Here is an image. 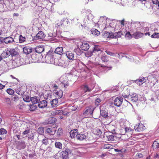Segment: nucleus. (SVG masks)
<instances>
[{
    "label": "nucleus",
    "instance_id": "nucleus-2",
    "mask_svg": "<svg viewBox=\"0 0 159 159\" xmlns=\"http://www.w3.org/2000/svg\"><path fill=\"white\" fill-rule=\"evenodd\" d=\"M102 52L103 51L101 50L100 46L95 45L92 51H91L88 52V55L89 57L95 55L99 56L100 54H101Z\"/></svg>",
    "mask_w": 159,
    "mask_h": 159
},
{
    "label": "nucleus",
    "instance_id": "nucleus-55",
    "mask_svg": "<svg viewBox=\"0 0 159 159\" xmlns=\"http://www.w3.org/2000/svg\"><path fill=\"white\" fill-rule=\"evenodd\" d=\"M77 109V107L76 106H73L70 108V109L72 111H75Z\"/></svg>",
    "mask_w": 159,
    "mask_h": 159
},
{
    "label": "nucleus",
    "instance_id": "nucleus-59",
    "mask_svg": "<svg viewBox=\"0 0 159 159\" xmlns=\"http://www.w3.org/2000/svg\"><path fill=\"white\" fill-rule=\"evenodd\" d=\"M101 66L102 67H106L108 68V70H111L112 68V67L111 66H110L108 67V66H104L102 65V66Z\"/></svg>",
    "mask_w": 159,
    "mask_h": 159
},
{
    "label": "nucleus",
    "instance_id": "nucleus-17",
    "mask_svg": "<svg viewBox=\"0 0 159 159\" xmlns=\"http://www.w3.org/2000/svg\"><path fill=\"white\" fill-rule=\"evenodd\" d=\"M70 135L71 138H76L78 134V130L77 129H75L71 130L70 132Z\"/></svg>",
    "mask_w": 159,
    "mask_h": 159
},
{
    "label": "nucleus",
    "instance_id": "nucleus-58",
    "mask_svg": "<svg viewBox=\"0 0 159 159\" xmlns=\"http://www.w3.org/2000/svg\"><path fill=\"white\" fill-rule=\"evenodd\" d=\"M105 52H106L107 53L108 55H110V56H112V55H113L114 54L112 52H110V51H106Z\"/></svg>",
    "mask_w": 159,
    "mask_h": 159
},
{
    "label": "nucleus",
    "instance_id": "nucleus-46",
    "mask_svg": "<svg viewBox=\"0 0 159 159\" xmlns=\"http://www.w3.org/2000/svg\"><path fill=\"white\" fill-rule=\"evenodd\" d=\"M12 99L14 101L16 102L19 100V98L16 95H14L12 96Z\"/></svg>",
    "mask_w": 159,
    "mask_h": 159
},
{
    "label": "nucleus",
    "instance_id": "nucleus-6",
    "mask_svg": "<svg viewBox=\"0 0 159 159\" xmlns=\"http://www.w3.org/2000/svg\"><path fill=\"white\" fill-rule=\"evenodd\" d=\"M66 54L67 58L70 60L73 61L76 60V56H75L74 53L71 51H67L66 52Z\"/></svg>",
    "mask_w": 159,
    "mask_h": 159
},
{
    "label": "nucleus",
    "instance_id": "nucleus-11",
    "mask_svg": "<svg viewBox=\"0 0 159 159\" xmlns=\"http://www.w3.org/2000/svg\"><path fill=\"white\" fill-rule=\"evenodd\" d=\"M123 101V99L121 97H117L114 100V104L117 107H120L122 104Z\"/></svg>",
    "mask_w": 159,
    "mask_h": 159
},
{
    "label": "nucleus",
    "instance_id": "nucleus-52",
    "mask_svg": "<svg viewBox=\"0 0 159 159\" xmlns=\"http://www.w3.org/2000/svg\"><path fill=\"white\" fill-rule=\"evenodd\" d=\"M102 116L104 117H107V113L106 112L105 113L104 111H102L101 112Z\"/></svg>",
    "mask_w": 159,
    "mask_h": 159
},
{
    "label": "nucleus",
    "instance_id": "nucleus-36",
    "mask_svg": "<svg viewBox=\"0 0 159 159\" xmlns=\"http://www.w3.org/2000/svg\"><path fill=\"white\" fill-rule=\"evenodd\" d=\"M55 145V147L59 149H61L62 148V144L60 142H56Z\"/></svg>",
    "mask_w": 159,
    "mask_h": 159
},
{
    "label": "nucleus",
    "instance_id": "nucleus-19",
    "mask_svg": "<svg viewBox=\"0 0 159 159\" xmlns=\"http://www.w3.org/2000/svg\"><path fill=\"white\" fill-rule=\"evenodd\" d=\"M32 48L29 46H25L23 48V51L25 54H28L32 52Z\"/></svg>",
    "mask_w": 159,
    "mask_h": 159
},
{
    "label": "nucleus",
    "instance_id": "nucleus-15",
    "mask_svg": "<svg viewBox=\"0 0 159 159\" xmlns=\"http://www.w3.org/2000/svg\"><path fill=\"white\" fill-rule=\"evenodd\" d=\"M56 54L61 56L64 53L63 48L62 47H58L55 49L54 52Z\"/></svg>",
    "mask_w": 159,
    "mask_h": 159
},
{
    "label": "nucleus",
    "instance_id": "nucleus-35",
    "mask_svg": "<svg viewBox=\"0 0 159 159\" xmlns=\"http://www.w3.org/2000/svg\"><path fill=\"white\" fill-rule=\"evenodd\" d=\"M113 146L109 144H105L103 146L104 149H113Z\"/></svg>",
    "mask_w": 159,
    "mask_h": 159
},
{
    "label": "nucleus",
    "instance_id": "nucleus-32",
    "mask_svg": "<svg viewBox=\"0 0 159 159\" xmlns=\"http://www.w3.org/2000/svg\"><path fill=\"white\" fill-rule=\"evenodd\" d=\"M62 112V110H59L54 111L52 112V114L53 115H61Z\"/></svg>",
    "mask_w": 159,
    "mask_h": 159
},
{
    "label": "nucleus",
    "instance_id": "nucleus-8",
    "mask_svg": "<svg viewBox=\"0 0 159 159\" xmlns=\"http://www.w3.org/2000/svg\"><path fill=\"white\" fill-rule=\"evenodd\" d=\"M128 100L132 103L138 101V97L137 94L135 93H132L128 97Z\"/></svg>",
    "mask_w": 159,
    "mask_h": 159
},
{
    "label": "nucleus",
    "instance_id": "nucleus-62",
    "mask_svg": "<svg viewBox=\"0 0 159 159\" xmlns=\"http://www.w3.org/2000/svg\"><path fill=\"white\" fill-rule=\"evenodd\" d=\"M52 86L53 87V88L55 89H57L58 88V86L56 84H53V85H52Z\"/></svg>",
    "mask_w": 159,
    "mask_h": 159
},
{
    "label": "nucleus",
    "instance_id": "nucleus-29",
    "mask_svg": "<svg viewBox=\"0 0 159 159\" xmlns=\"http://www.w3.org/2000/svg\"><path fill=\"white\" fill-rule=\"evenodd\" d=\"M31 101L32 103L34 104L38 103L40 100L39 97H34L30 98Z\"/></svg>",
    "mask_w": 159,
    "mask_h": 159
},
{
    "label": "nucleus",
    "instance_id": "nucleus-3",
    "mask_svg": "<svg viewBox=\"0 0 159 159\" xmlns=\"http://www.w3.org/2000/svg\"><path fill=\"white\" fill-rule=\"evenodd\" d=\"M93 108L90 107L86 108L84 110L83 114L86 117H91L93 116Z\"/></svg>",
    "mask_w": 159,
    "mask_h": 159
},
{
    "label": "nucleus",
    "instance_id": "nucleus-9",
    "mask_svg": "<svg viewBox=\"0 0 159 159\" xmlns=\"http://www.w3.org/2000/svg\"><path fill=\"white\" fill-rule=\"evenodd\" d=\"M126 135L127 137L125 138L126 140L128 139L130 137H131V135L133 132V130L130 127H126L125 128Z\"/></svg>",
    "mask_w": 159,
    "mask_h": 159
},
{
    "label": "nucleus",
    "instance_id": "nucleus-43",
    "mask_svg": "<svg viewBox=\"0 0 159 159\" xmlns=\"http://www.w3.org/2000/svg\"><path fill=\"white\" fill-rule=\"evenodd\" d=\"M7 93L10 95H12L14 93V91L12 89L9 88L7 90Z\"/></svg>",
    "mask_w": 159,
    "mask_h": 159
},
{
    "label": "nucleus",
    "instance_id": "nucleus-1",
    "mask_svg": "<svg viewBox=\"0 0 159 159\" xmlns=\"http://www.w3.org/2000/svg\"><path fill=\"white\" fill-rule=\"evenodd\" d=\"M55 57V53L52 51H49L47 53L45 57L46 62L48 63L53 64Z\"/></svg>",
    "mask_w": 159,
    "mask_h": 159
},
{
    "label": "nucleus",
    "instance_id": "nucleus-5",
    "mask_svg": "<svg viewBox=\"0 0 159 159\" xmlns=\"http://www.w3.org/2000/svg\"><path fill=\"white\" fill-rule=\"evenodd\" d=\"M94 87L91 86L87 84H84L80 87L81 89L84 92V93L91 92L93 89Z\"/></svg>",
    "mask_w": 159,
    "mask_h": 159
},
{
    "label": "nucleus",
    "instance_id": "nucleus-56",
    "mask_svg": "<svg viewBox=\"0 0 159 159\" xmlns=\"http://www.w3.org/2000/svg\"><path fill=\"white\" fill-rule=\"evenodd\" d=\"M110 34L109 38H113L114 37V35L112 33H110Z\"/></svg>",
    "mask_w": 159,
    "mask_h": 159
},
{
    "label": "nucleus",
    "instance_id": "nucleus-30",
    "mask_svg": "<svg viewBox=\"0 0 159 159\" xmlns=\"http://www.w3.org/2000/svg\"><path fill=\"white\" fill-rule=\"evenodd\" d=\"M129 95L130 92L128 90H125L122 95V96L124 98H127L128 99V97L129 96Z\"/></svg>",
    "mask_w": 159,
    "mask_h": 159
},
{
    "label": "nucleus",
    "instance_id": "nucleus-13",
    "mask_svg": "<svg viewBox=\"0 0 159 159\" xmlns=\"http://www.w3.org/2000/svg\"><path fill=\"white\" fill-rule=\"evenodd\" d=\"M9 48H7L5 50L3 51L1 54L2 58H6L9 57L10 54V52L9 51Z\"/></svg>",
    "mask_w": 159,
    "mask_h": 159
},
{
    "label": "nucleus",
    "instance_id": "nucleus-37",
    "mask_svg": "<svg viewBox=\"0 0 159 159\" xmlns=\"http://www.w3.org/2000/svg\"><path fill=\"white\" fill-rule=\"evenodd\" d=\"M108 57L106 55H102L101 57V59L102 61L105 62H107L108 61Z\"/></svg>",
    "mask_w": 159,
    "mask_h": 159
},
{
    "label": "nucleus",
    "instance_id": "nucleus-12",
    "mask_svg": "<svg viewBox=\"0 0 159 159\" xmlns=\"http://www.w3.org/2000/svg\"><path fill=\"white\" fill-rule=\"evenodd\" d=\"M145 126L142 123H139L134 127V129L137 131H142L144 129Z\"/></svg>",
    "mask_w": 159,
    "mask_h": 159
},
{
    "label": "nucleus",
    "instance_id": "nucleus-38",
    "mask_svg": "<svg viewBox=\"0 0 159 159\" xmlns=\"http://www.w3.org/2000/svg\"><path fill=\"white\" fill-rule=\"evenodd\" d=\"M23 100L26 102H28L31 100L29 96H27L25 95H24L23 96Z\"/></svg>",
    "mask_w": 159,
    "mask_h": 159
},
{
    "label": "nucleus",
    "instance_id": "nucleus-57",
    "mask_svg": "<svg viewBox=\"0 0 159 159\" xmlns=\"http://www.w3.org/2000/svg\"><path fill=\"white\" fill-rule=\"evenodd\" d=\"M158 0H152V2L153 4H158Z\"/></svg>",
    "mask_w": 159,
    "mask_h": 159
},
{
    "label": "nucleus",
    "instance_id": "nucleus-14",
    "mask_svg": "<svg viewBox=\"0 0 159 159\" xmlns=\"http://www.w3.org/2000/svg\"><path fill=\"white\" fill-rule=\"evenodd\" d=\"M17 48H9V51L10 52V54L12 57H15L19 54L18 50Z\"/></svg>",
    "mask_w": 159,
    "mask_h": 159
},
{
    "label": "nucleus",
    "instance_id": "nucleus-24",
    "mask_svg": "<svg viewBox=\"0 0 159 159\" xmlns=\"http://www.w3.org/2000/svg\"><path fill=\"white\" fill-rule=\"evenodd\" d=\"M4 42L7 44L11 43L14 41V39L11 37H8L4 39Z\"/></svg>",
    "mask_w": 159,
    "mask_h": 159
},
{
    "label": "nucleus",
    "instance_id": "nucleus-61",
    "mask_svg": "<svg viewBox=\"0 0 159 159\" xmlns=\"http://www.w3.org/2000/svg\"><path fill=\"white\" fill-rule=\"evenodd\" d=\"M126 35L127 36H128L129 38H131V35L129 32L127 33L126 34Z\"/></svg>",
    "mask_w": 159,
    "mask_h": 159
},
{
    "label": "nucleus",
    "instance_id": "nucleus-39",
    "mask_svg": "<svg viewBox=\"0 0 159 159\" xmlns=\"http://www.w3.org/2000/svg\"><path fill=\"white\" fill-rule=\"evenodd\" d=\"M152 147L154 148H159V143L156 141H155L152 144Z\"/></svg>",
    "mask_w": 159,
    "mask_h": 159
},
{
    "label": "nucleus",
    "instance_id": "nucleus-28",
    "mask_svg": "<svg viewBox=\"0 0 159 159\" xmlns=\"http://www.w3.org/2000/svg\"><path fill=\"white\" fill-rule=\"evenodd\" d=\"M51 104L52 107H56L58 104V100L57 98L53 99L51 101Z\"/></svg>",
    "mask_w": 159,
    "mask_h": 159
},
{
    "label": "nucleus",
    "instance_id": "nucleus-34",
    "mask_svg": "<svg viewBox=\"0 0 159 159\" xmlns=\"http://www.w3.org/2000/svg\"><path fill=\"white\" fill-rule=\"evenodd\" d=\"M56 96L58 98H61L63 96V92L61 90H59L56 92Z\"/></svg>",
    "mask_w": 159,
    "mask_h": 159
},
{
    "label": "nucleus",
    "instance_id": "nucleus-20",
    "mask_svg": "<svg viewBox=\"0 0 159 159\" xmlns=\"http://www.w3.org/2000/svg\"><path fill=\"white\" fill-rule=\"evenodd\" d=\"M144 34L140 32H135L133 34V37L136 39H138L141 38L144 35Z\"/></svg>",
    "mask_w": 159,
    "mask_h": 159
},
{
    "label": "nucleus",
    "instance_id": "nucleus-48",
    "mask_svg": "<svg viewBox=\"0 0 159 159\" xmlns=\"http://www.w3.org/2000/svg\"><path fill=\"white\" fill-rule=\"evenodd\" d=\"M101 101V100L99 98H97L95 101V103L96 105L97 106H98L100 105Z\"/></svg>",
    "mask_w": 159,
    "mask_h": 159
},
{
    "label": "nucleus",
    "instance_id": "nucleus-22",
    "mask_svg": "<svg viewBox=\"0 0 159 159\" xmlns=\"http://www.w3.org/2000/svg\"><path fill=\"white\" fill-rule=\"evenodd\" d=\"M56 131V130L54 128H48L46 130V132L50 135H54Z\"/></svg>",
    "mask_w": 159,
    "mask_h": 159
},
{
    "label": "nucleus",
    "instance_id": "nucleus-7",
    "mask_svg": "<svg viewBox=\"0 0 159 159\" xmlns=\"http://www.w3.org/2000/svg\"><path fill=\"white\" fill-rule=\"evenodd\" d=\"M16 93L20 95H22L25 91V87L19 85L15 89Z\"/></svg>",
    "mask_w": 159,
    "mask_h": 159
},
{
    "label": "nucleus",
    "instance_id": "nucleus-27",
    "mask_svg": "<svg viewBox=\"0 0 159 159\" xmlns=\"http://www.w3.org/2000/svg\"><path fill=\"white\" fill-rule=\"evenodd\" d=\"M36 37L39 39H43L45 37V35L43 32L40 31L37 34Z\"/></svg>",
    "mask_w": 159,
    "mask_h": 159
},
{
    "label": "nucleus",
    "instance_id": "nucleus-50",
    "mask_svg": "<svg viewBox=\"0 0 159 159\" xmlns=\"http://www.w3.org/2000/svg\"><path fill=\"white\" fill-rule=\"evenodd\" d=\"M63 133V130L61 128H59L58 130L57 134L59 136H60Z\"/></svg>",
    "mask_w": 159,
    "mask_h": 159
},
{
    "label": "nucleus",
    "instance_id": "nucleus-40",
    "mask_svg": "<svg viewBox=\"0 0 159 159\" xmlns=\"http://www.w3.org/2000/svg\"><path fill=\"white\" fill-rule=\"evenodd\" d=\"M25 130L23 131L22 134L23 135H26L30 133V129L29 127H26L25 128Z\"/></svg>",
    "mask_w": 159,
    "mask_h": 159
},
{
    "label": "nucleus",
    "instance_id": "nucleus-18",
    "mask_svg": "<svg viewBox=\"0 0 159 159\" xmlns=\"http://www.w3.org/2000/svg\"><path fill=\"white\" fill-rule=\"evenodd\" d=\"M89 48V44L86 42L83 43L81 45L80 48L83 50L85 51H87Z\"/></svg>",
    "mask_w": 159,
    "mask_h": 159
},
{
    "label": "nucleus",
    "instance_id": "nucleus-45",
    "mask_svg": "<svg viewBox=\"0 0 159 159\" xmlns=\"http://www.w3.org/2000/svg\"><path fill=\"white\" fill-rule=\"evenodd\" d=\"M120 134L121 135H124L125 137H126V135L125 128L121 129L120 130Z\"/></svg>",
    "mask_w": 159,
    "mask_h": 159
},
{
    "label": "nucleus",
    "instance_id": "nucleus-42",
    "mask_svg": "<svg viewBox=\"0 0 159 159\" xmlns=\"http://www.w3.org/2000/svg\"><path fill=\"white\" fill-rule=\"evenodd\" d=\"M26 38L25 37H23L21 35L19 36V42L20 43H23L25 40Z\"/></svg>",
    "mask_w": 159,
    "mask_h": 159
},
{
    "label": "nucleus",
    "instance_id": "nucleus-64",
    "mask_svg": "<svg viewBox=\"0 0 159 159\" xmlns=\"http://www.w3.org/2000/svg\"><path fill=\"white\" fill-rule=\"evenodd\" d=\"M107 155L106 153H102L101 155V157L103 158Z\"/></svg>",
    "mask_w": 159,
    "mask_h": 159
},
{
    "label": "nucleus",
    "instance_id": "nucleus-54",
    "mask_svg": "<svg viewBox=\"0 0 159 159\" xmlns=\"http://www.w3.org/2000/svg\"><path fill=\"white\" fill-rule=\"evenodd\" d=\"M136 156L137 157L142 158L143 157V155L141 153H137L136 155Z\"/></svg>",
    "mask_w": 159,
    "mask_h": 159
},
{
    "label": "nucleus",
    "instance_id": "nucleus-47",
    "mask_svg": "<svg viewBox=\"0 0 159 159\" xmlns=\"http://www.w3.org/2000/svg\"><path fill=\"white\" fill-rule=\"evenodd\" d=\"M7 131L3 128L0 129V134H3L7 133Z\"/></svg>",
    "mask_w": 159,
    "mask_h": 159
},
{
    "label": "nucleus",
    "instance_id": "nucleus-10",
    "mask_svg": "<svg viewBox=\"0 0 159 159\" xmlns=\"http://www.w3.org/2000/svg\"><path fill=\"white\" fill-rule=\"evenodd\" d=\"M87 134L84 132H81L78 133V136H77V139L80 141H82L85 140L87 139Z\"/></svg>",
    "mask_w": 159,
    "mask_h": 159
},
{
    "label": "nucleus",
    "instance_id": "nucleus-33",
    "mask_svg": "<svg viewBox=\"0 0 159 159\" xmlns=\"http://www.w3.org/2000/svg\"><path fill=\"white\" fill-rule=\"evenodd\" d=\"M94 134H95L97 137H99L101 135L102 132V131L98 129H96L95 130L93 131Z\"/></svg>",
    "mask_w": 159,
    "mask_h": 159
},
{
    "label": "nucleus",
    "instance_id": "nucleus-44",
    "mask_svg": "<svg viewBox=\"0 0 159 159\" xmlns=\"http://www.w3.org/2000/svg\"><path fill=\"white\" fill-rule=\"evenodd\" d=\"M108 140L109 141H114V136L113 135H110L107 136Z\"/></svg>",
    "mask_w": 159,
    "mask_h": 159
},
{
    "label": "nucleus",
    "instance_id": "nucleus-23",
    "mask_svg": "<svg viewBox=\"0 0 159 159\" xmlns=\"http://www.w3.org/2000/svg\"><path fill=\"white\" fill-rule=\"evenodd\" d=\"M154 31L156 32H154L152 34L151 36V37L152 38H159V30L156 28L154 29Z\"/></svg>",
    "mask_w": 159,
    "mask_h": 159
},
{
    "label": "nucleus",
    "instance_id": "nucleus-26",
    "mask_svg": "<svg viewBox=\"0 0 159 159\" xmlns=\"http://www.w3.org/2000/svg\"><path fill=\"white\" fill-rule=\"evenodd\" d=\"M44 50V48L43 46H37L35 48V51L38 53H40L43 52Z\"/></svg>",
    "mask_w": 159,
    "mask_h": 159
},
{
    "label": "nucleus",
    "instance_id": "nucleus-16",
    "mask_svg": "<svg viewBox=\"0 0 159 159\" xmlns=\"http://www.w3.org/2000/svg\"><path fill=\"white\" fill-rule=\"evenodd\" d=\"M60 157L62 159H66L68 157V152L66 150L63 151L59 153Z\"/></svg>",
    "mask_w": 159,
    "mask_h": 159
},
{
    "label": "nucleus",
    "instance_id": "nucleus-49",
    "mask_svg": "<svg viewBox=\"0 0 159 159\" xmlns=\"http://www.w3.org/2000/svg\"><path fill=\"white\" fill-rule=\"evenodd\" d=\"M110 34V32L107 31H104L103 33V36L105 38H109Z\"/></svg>",
    "mask_w": 159,
    "mask_h": 159
},
{
    "label": "nucleus",
    "instance_id": "nucleus-53",
    "mask_svg": "<svg viewBox=\"0 0 159 159\" xmlns=\"http://www.w3.org/2000/svg\"><path fill=\"white\" fill-rule=\"evenodd\" d=\"M5 9L3 4L0 5V11L1 12H4Z\"/></svg>",
    "mask_w": 159,
    "mask_h": 159
},
{
    "label": "nucleus",
    "instance_id": "nucleus-51",
    "mask_svg": "<svg viewBox=\"0 0 159 159\" xmlns=\"http://www.w3.org/2000/svg\"><path fill=\"white\" fill-rule=\"evenodd\" d=\"M42 143L45 145H47L48 143V139L47 138L43 139L42 140Z\"/></svg>",
    "mask_w": 159,
    "mask_h": 159
},
{
    "label": "nucleus",
    "instance_id": "nucleus-63",
    "mask_svg": "<svg viewBox=\"0 0 159 159\" xmlns=\"http://www.w3.org/2000/svg\"><path fill=\"white\" fill-rule=\"evenodd\" d=\"M117 34L118 37H120L122 34V33L121 32H119L117 33Z\"/></svg>",
    "mask_w": 159,
    "mask_h": 159
},
{
    "label": "nucleus",
    "instance_id": "nucleus-21",
    "mask_svg": "<svg viewBox=\"0 0 159 159\" xmlns=\"http://www.w3.org/2000/svg\"><path fill=\"white\" fill-rule=\"evenodd\" d=\"M47 105V102L45 100H43L38 102V106L40 108H43L46 107Z\"/></svg>",
    "mask_w": 159,
    "mask_h": 159
},
{
    "label": "nucleus",
    "instance_id": "nucleus-4",
    "mask_svg": "<svg viewBox=\"0 0 159 159\" xmlns=\"http://www.w3.org/2000/svg\"><path fill=\"white\" fill-rule=\"evenodd\" d=\"M61 83L63 88L65 89L67 88L70 85L69 80L66 76L62 77Z\"/></svg>",
    "mask_w": 159,
    "mask_h": 159
},
{
    "label": "nucleus",
    "instance_id": "nucleus-31",
    "mask_svg": "<svg viewBox=\"0 0 159 159\" xmlns=\"http://www.w3.org/2000/svg\"><path fill=\"white\" fill-rule=\"evenodd\" d=\"M91 31L92 34L93 35L98 36L100 34V32L97 29L95 28L92 29Z\"/></svg>",
    "mask_w": 159,
    "mask_h": 159
},
{
    "label": "nucleus",
    "instance_id": "nucleus-41",
    "mask_svg": "<svg viewBox=\"0 0 159 159\" xmlns=\"http://www.w3.org/2000/svg\"><path fill=\"white\" fill-rule=\"evenodd\" d=\"M38 133L40 134H42L44 132V129L43 127H40L38 129Z\"/></svg>",
    "mask_w": 159,
    "mask_h": 159
},
{
    "label": "nucleus",
    "instance_id": "nucleus-25",
    "mask_svg": "<svg viewBox=\"0 0 159 159\" xmlns=\"http://www.w3.org/2000/svg\"><path fill=\"white\" fill-rule=\"evenodd\" d=\"M135 82L138 84L141 85L145 82V78L144 77H140L139 79L136 80Z\"/></svg>",
    "mask_w": 159,
    "mask_h": 159
},
{
    "label": "nucleus",
    "instance_id": "nucleus-60",
    "mask_svg": "<svg viewBox=\"0 0 159 159\" xmlns=\"http://www.w3.org/2000/svg\"><path fill=\"white\" fill-rule=\"evenodd\" d=\"M5 87L4 85H2V84L0 83V89H3Z\"/></svg>",
    "mask_w": 159,
    "mask_h": 159
}]
</instances>
